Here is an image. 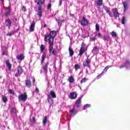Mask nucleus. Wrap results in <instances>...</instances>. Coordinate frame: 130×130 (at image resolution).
<instances>
[{"label": "nucleus", "mask_w": 130, "mask_h": 130, "mask_svg": "<svg viewBox=\"0 0 130 130\" xmlns=\"http://www.w3.org/2000/svg\"><path fill=\"white\" fill-rule=\"evenodd\" d=\"M2 54L3 55H6V52H3Z\"/></svg>", "instance_id": "52"}, {"label": "nucleus", "mask_w": 130, "mask_h": 130, "mask_svg": "<svg viewBox=\"0 0 130 130\" xmlns=\"http://www.w3.org/2000/svg\"><path fill=\"white\" fill-rule=\"evenodd\" d=\"M121 24H124V17H123L121 20Z\"/></svg>", "instance_id": "47"}, {"label": "nucleus", "mask_w": 130, "mask_h": 130, "mask_svg": "<svg viewBox=\"0 0 130 130\" xmlns=\"http://www.w3.org/2000/svg\"><path fill=\"white\" fill-rule=\"evenodd\" d=\"M33 83H35V79H34Z\"/></svg>", "instance_id": "55"}, {"label": "nucleus", "mask_w": 130, "mask_h": 130, "mask_svg": "<svg viewBox=\"0 0 130 130\" xmlns=\"http://www.w3.org/2000/svg\"><path fill=\"white\" fill-rule=\"evenodd\" d=\"M68 81L70 83H74V81H75V79H74V77L73 76H70L68 79Z\"/></svg>", "instance_id": "28"}, {"label": "nucleus", "mask_w": 130, "mask_h": 130, "mask_svg": "<svg viewBox=\"0 0 130 130\" xmlns=\"http://www.w3.org/2000/svg\"><path fill=\"white\" fill-rule=\"evenodd\" d=\"M49 52L51 55H54V56H57V50L56 49H53V44H49Z\"/></svg>", "instance_id": "3"}, {"label": "nucleus", "mask_w": 130, "mask_h": 130, "mask_svg": "<svg viewBox=\"0 0 130 130\" xmlns=\"http://www.w3.org/2000/svg\"><path fill=\"white\" fill-rule=\"evenodd\" d=\"M57 21L59 26H60L61 25L62 22H64V20H61L60 19H59V20H57Z\"/></svg>", "instance_id": "35"}, {"label": "nucleus", "mask_w": 130, "mask_h": 130, "mask_svg": "<svg viewBox=\"0 0 130 130\" xmlns=\"http://www.w3.org/2000/svg\"><path fill=\"white\" fill-rule=\"evenodd\" d=\"M44 27H46V24H45V25H44Z\"/></svg>", "instance_id": "58"}, {"label": "nucleus", "mask_w": 130, "mask_h": 130, "mask_svg": "<svg viewBox=\"0 0 130 130\" xmlns=\"http://www.w3.org/2000/svg\"><path fill=\"white\" fill-rule=\"evenodd\" d=\"M90 107H91V105L86 104L84 105V106L83 107V110H85L87 109V108H89Z\"/></svg>", "instance_id": "31"}, {"label": "nucleus", "mask_w": 130, "mask_h": 130, "mask_svg": "<svg viewBox=\"0 0 130 130\" xmlns=\"http://www.w3.org/2000/svg\"><path fill=\"white\" fill-rule=\"evenodd\" d=\"M102 4H103L102 0H99L96 2V5L98 7H101V6H102Z\"/></svg>", "instance_id": "26"}, {"label": "nucleus", "mask_w": 130, "mask_h": 130, "mask_svg": "<svg viewBox=\"0 0 130 130\" xmlns=\"http://www.w3.org/2000/svg\"><path fill=\"white\" fill-rule=\"evenodd\" d=\"M100 29V27L99 26V24H95V30H96V31H99Z\"/></svg>", "instance_id": "41"}, {"label": "nucleus", "mask_w": 130, "mask_h": 130, "mask_svg": "<svg viewBox=\"0 0 130 130\" xmlns=\"http://www.w3.org/2000/svg\"><path fill=\"white\" fill-rule=\"evenodd\" d=\"M104 9L106 10L107 14H108L110 17L112 18V15L111 14V12H110V9L106 6H104Z\"/></svg>", "instance_id": "16"}, {"label": "nucleus", "mask_w": 130, "mask_h": 130, "mask_svg": "<svg viewBox=\"0 0 130 130\" xmlns=\"http://www.w3.org/2000/svg\"><path fill=\"white\" fill-rule=\"evenodd\" d=\"M29 120H30V122H31V123H35V122H36V120H35V118L34 117H32L31 118L30 116Z\"/></svg>", "instance_id": "27"}, {"label": "nucleus", "mask_w": 130, "mask_h": 130, "mask_svg": "<svg viewBox=\"0 0 130 130\" xmlns=\"http://www.w3.org/2000/svg\"><path fill=\"white\" fill-rule=\"evenodd\" d=\"M75 70L77 71V70H79V69H81V66L78 64H76L74 66Z\"/></svg>", "instance_id": "34"}, {"label": "nucleus", "mask_w": 130, "mask_h": 130, "mask_svg": "<svg viewBox=\"0 0 130 130\" xmlns=\"http://www.w3.org/2000/svg\"><path fill=\"white\" fill-rule=\"evenodd\" d=\"M25 84L27 88H30L32 84H31V81L29 79H27L25 80Z\"/></svg>", "instance_id": "20"}, {"label": "nucleus", "mask_w": 130, "mask_h": 130, "mask_svg": "<svg viewBox=\"0 0 130 130\" xmlns=\"http://www.w3.org/2000/svg\"><path fill=\"white\" fill-rule=\"evenodd\" d=\"M90 40L91 41H95V40H96V38H90Z\"/></svg>", "instance_id": "46"}, {"label": "nucleus", "mask_w": 130, "mask_h": 130, "mask_svg": "<svg viewBox=\"0 0 130 130\" xmlns=\"http://www.w3.org/2000/svg\"><path fill=\"white\" fill-rule=\"evenodd\" d=\"M35 3H37V0H35Z\"/></svg>", "instance_id": "56"}, {"label": "nucleus", "mask_w": 130, "mask_h": 130, "mask_svg": "<svg viewBox=\"0 0 130 130\" xmlns=\"http://www.w3.org/2000/svg\"><path fill=\"white\" fill-rule=\"evenodd\" d=\"M56 35V31L53 30L50 32V34H46L45 36V41L47 42L49 41V44H53L54 38Z\"/></svg>", "instance_id": "1"}, {"label": "nucleus", "mask_w": 130, "mask_h": 130, "mask_svg": "<svg viewBox=\"0 0 130 130\" xmlns=\"http://www.w3.org/2000/svg\"><path fill=\"white\" fill-rule=\"evenodd\" d=\"M77 97H78V94L75 92L70 93L69 95V98L72 100L77 99Z\"/></svg>", "instance_id": "11"}, {"label": "nucleus", "mask_w": 130, "mask_h": 130, "mask_svg": "<svg viewBox=\"0 0 130 130\" xmlns=\"http://www.w3.org/2000/svg\"><path fill=\"white\" fill-rule=\"evenodd\" d=\"M124 68H126L127 70H129L130 69V62L129 60H126L125 65H122L119 67V69H124Z\"/></svg>", "instance_id": "7"}, {"label": "nucleus", "mask_w": 130, "mask_h": 130, "mask_svg": "<svg viewBox=\"0 0 130 130\" xmlns=\"http://www.w3.org/2000/svg\"><path fill=\"white\" fill-rule=\"evenodd\" d=\"M111 35L112 36V37H117V35L116 34V32H114V31H112L111 33Z\"/></svg>", "instance_id": "32"}, {"label": "nucleus", "mask_w": 130, "mask_h": 130, "mask_svg": "<svg viewBox=\"0 0 130 130\" xmlns=\"http://www.w3.org/2000/svg\"><path fill=\"white\" fill-rule=\"evenodd\" d=\"M103 39L105 41H109V40H110V39H111V38L108 36L105 37L103 38Z\"/></svg>", "instance_id": "29"}, {"label": "nucleus", "mask_w": 130, "mask_h": 130, "mask_svg": "<svg viewBox=\"0 0 130 130\" xmlns=\"http://www.w3.org/2000/svg\"><path fill=\"white\" fill-rule=\"evenodd\" d=\"M1 1H4V0H1Z\"/></svg>", "instance_id": "62"}, {"label": "nucleus", "mask_w": 130, "mask_h": 130, "mask_svg": "<svg viewBox=\"0 0 130 130\" xmlns=\"http://www.w3.org/2000/svg\"><path fill=\"white\" fill-rule=\"evenodd\" d=\"M82 98H83V96H80L79 99L75 102V105L74 107L75 108H79L80 106H81V104H82Z\"/></svg>", "instance_id": "5"}, {"label": "nucleus", "mask_w": 130, "mask_h": 130, "mask_svg": "<svg viewBox=\"0 0 130 130\" xmlns=\"http://www.w3.org/2000/svg\"><path fill=\"white\" fill-rule=\"evenodd\" d=\"M35 92H37V93H38L39 92V90L38 89V88L36 87L35 90Z\"/></svg>", "instance_id": "49"}, {"label": "nucleus", "mask_w": 130, "mask_h": 130, "mask_svg": "<svg viewBox=\"0 0 130 130\" xmlns=\"http://www.w3.org/2000/svg\"><path fill=\"white\" fill-rule=\"evenodd\" d=\"M51 107V105H50V107Z\"/></svg>", "instance_id": "61"}, {"label": "nucleus", "mask_w": 130, "mask_h": 130, "mask_svg": "<svg viewBox=\"0 0 130 130\" xmlns=\"http://www.w3.org/2000/svg\"><path fill=\"white\" fill-rule=\"evenodd\" d=\"M22 10V11H26V8H25V7H23Z\"/></svg>", "instance_id": "50"}, {"label": "nucleus", "mask_w": 130, "mask_h": 130, "mask_svg": "<svg viewBox=\"0 0 130 130\" xmlns=\"http://www.w3.org/2000/svg\"><path fill=\"white\" fill-rule=\"evenodd\" d=\"M99 52V48L97 47H94L92 50V52L93 54H97Z\"/></svg>", "instance_id": "18"}, {"label": "nucleus", "mask_w": 130, "mask_h": 130, "mask_svg": "<svg viewBox=\"0 0 130 130\" xmlns=\"http://www.w3.org/2000/svg\"><path fill=\"white\" fill-rule=\"evenodd\" d=\"M17 73L15 74V77L18 78V77H19V76H21L22 75V73H23V69L21 66H18L17 68Z\"/></svg>", "instance_id": "8"}, {"label": "nucleus", "mask_w": 130, "mask_h": 130, "mask_svg": "<svg viewBox=\"0 0 130 130\" xmlns=\"http://www.w3.org/2000/svg\"><path fill=\"white\" fill-rule=\"evenodd\" d=\"M34 28H35V22L32 21L29 27L30 32H33V31H34Z\"/></svg>", "instance_id": "17"}, {"label": "nucleus", "mask_w": 130, "mask_h": 130, "mask_svg": "<svg viewBox=\"0 0 130 130\" xmlns=\"http://www.w3.org/2000/svg\"><path fill=\"white\" fill-rule=\"evenodd\" d=\"M37 4L38 6H41V5L45 4V1L44 0H39Z\"/></svg>", "instance_id": "25"}, {"label": "nucleus", "mask_w": 130, "mask_h": 130, "mask_svg": "<svg viewBox=\"0 0 130 130\" xmlns=\"http://www.w3.org/2000/svg\"><path fill=\"white\" fill-rule=\"evenodd\" d=\"M8 91L10 94H12V95H15V91H13V90L9 89H8Z\"/></svg>", "instance_id": "40"}, {"label": "nucleus", "mask_w": 130, "mask_h": 130, "mask_svg": "<svg viewBox=\"0 0 130 130\" xmlns=\"http://www.w3.org/2000/svg\"><path fill=\"white\" fill-rule=\"evenodd\" d=\"M104 72H105V73H106V72H107V70H106V69H105V71L104 70V71L103 72H102L99 76H98V79H99L100 78V77H101V75H103V74H104Z\"/></svg>", "instance_id": "39"}, {"label": "nucleus", "mask_w": 130, "mask_h": 130, "mask_svg": "<svg viewBox=\"0 0 130 130\" xmlns=\"http://www.w3.org/2000/svg\"><path fill=\"white\" fill-rule=\"evenodd\" d=\"M82 26H87L88 24V20L84 16L83 17L82 19L81 22Z\"/></svg>", "instance_id": "10"}, {"label": "nucleus", "mask_w": 130, "mask_h": 130, "mask_svg": "<svg viewBox=\"0 0 130 130\" xmlns=\"http://www.w3.org/2000/svg\"><path fill=\"white\" fill-rule=\"evenodd\" d=\"M45 59V56L44 55H43L42 56V59H41V63H43Z\"/></svg>", "instance_id": "38"}, {"label": "nucleus", "mask_w": 130, "mask_h": 130, "mask_svg": "<svg viewBox=\"0 0 130 130\" xmlns=\"http://www.w3.org/2000/svg\"><path fill=\"white\" fill-rule=\"evenodd\" d=\"M48 64H49V63L48 62H47L45 63L44 66H43L42 67V68L43 69V70H44V72H45V73H46V72H47Z\"/></svg>", "instance_id": "19"}, {"label": "nucleus", "mask_w": 130, "mask_h": 130, "mask_svg": "<svg viewBox=\"0 0 130 130\" xmlns=\"http://www.w3.org/2000/svg\"><path fill=\"white\" fill-rule=\"evenodd\" d=\"M52 98H56V94L53 90H51L50 93L48 94V102L49 103H50V104H53V100H52Z\"/></svg>", "instance_id": "2"}, {"label": "nucleus", "mask_w": 130, "mask_h": 130, "mask_svg": "<svg viewBox=\"0 0 130 130\" xmlns=\"http://www.w3.org/2000/svg\"><path fill=\"white\" fill-rule=\"evenodd\" d=\"M5 24L6 26L8 27L9 29L11 28V26H12V21H11V20L8 19L5 20Z\"/></svg>", "instance_id": "14"}, {"label": "nucleus", "mask_w": 130, "mask_h": 130, "mask_svg": "<svg viewBox=\"0 0 130 130\" xmlns=\"http://www.w3.org/2000/svg\"><path fill=\"white\" fill-rule=\"evenodd\" d=\"M123 6L124 7V13H125L128 9V3L127 2H123Z\"/></svg>", "instance_id": "15"}, {"label": "nucleus", "mask_w": 130, "mask_h": 130, "mask_svg": "<svg viewBox=\"0 0 130 130\" xmlns=\"http://www.w3.org/2000/svg\"><path fill=\"white\" fill-rule=\"evenodd\" d=\"M69 56L70 57H72L73 55H74V50H73V49L70 47L69 48Z\"/></svg>", "instance_id": "21"}, {"label": "nucleus", "mask_w": 130, "mask_h": 130, "mask_svg": "<svg viewBox=\"0 0 130 130\" xmlns=\"http://www.w3.org/2000/svg\"><path fill=\"white\" fill-rule=\"evenodd\" d=\"M11 14V11L10 10H8L5 12V16L7 17V16H9Z\"/></svg>", "instance_id": "42"}, {"label": "nucleus", "mask_w": 130, "mask_h": 130, "mask_svg": "<svg viewBox=\"0 0 130 130\" xmlns=\"http://www.w3.org/2000/svg\"><path fill=\"white\" fill-rule=\"evenodd\" d=\"M38 10L39 11H38V14L39 17H42V10L41 7H39Z\"/></svg>", "instance_id": "24"}, {"label": "nucleus", "mask_w": 130, "mask_h": 130, "mask_svg": "<svg viewBox=\"0 0 130 130\" xmlns=\"http://www.w3.org/2000/svg\"><path fill=\"white\" fill-rule=\"evenodd\" d=\"M47 122V117H45L43 120V124H44V125H46Z\"/></svg>", "instance_id": "30"}, {"label": "nucleus", "mask_w": 130, "mask_h": 130, "mask_svg": "<svg viewBox=\"0 0 130 130\" xmlns=\"http://www.w3.org/2000/svg\"><path fill=\"white\" fill-rule=\"evenodd\" d=\"M112 12L113 13L114 18H116V19L117 17H119V13H118V11H117V9H116V8L113 9Z\"/></svg>", "instance_id": "12"}, {"label": "nucleus", "mask_w": 130, "mask_h": 130, "mask_svg": "<svg viewBox=\"0 0 130 130\" xmlns=\"http://www.w3.org/2000/svg\"><path fill=\"white\" fill-rule=\"evenodd\" d=\"M6 64L8 67L9 71H11V68H12V64L10 63V61L7 60L6 62Z\"/></svg>", "instance_id": "23"}, {"label": "nucleus", "mask_w": 130, "mask_h": 130, "mask_svg": "<svg viewBox=\"0 0 130 130\" xmlns=\"http://www.w3.org/2000/svg\"><path fill=\"white\" fill-rule=\"evenodd\" d=\"M91 63V59L87 58L85 59V61L83 62V67L84 68H90V64Z\"/></svg>", "instance_id": "9"}, {"label": "nucleus", "mask_w": 130, "mask_h": 130, "mask_svg": "<svg viewBox=\"0 0 130 130\" xmlns=\"http://www.w3.org/2000/svg\"><path fill=\"white\" fill-rule=\"evenodd\" d=\"M87 80L88 79L86 78H83L80 81V84H83V83H86Z\"/></svg>", "instance_id": "33"}, {"label": "nucleus", "mask_w": 130, "mask_h": 130, "mask_svg": "<svg viewBox=\"0 0 130 130\" xmlns=\"http://www.w3.org/2000/svg\"><path fill=\"white\" fill-rule=\"evenodd\" d=\"M18 100L19 101H23V102H25L27 100V94L24 93V94L19 95L18 96Z\"/></svg>", "instance_id": "6"}, {"label": "nucleus", "mask_w": 130, "mask_h": 130, "mask_svg": "<svg viewBox=\"0 0 130 130\" xmlns=\"http://www.w3.org/2000/svg\"><path fill=\"white\" fill-rule=\"evenodd\" d=\"M98 36H99V37H100V36H101V34L99 33L98 34Z\"/></svg>", "instance_id": "53"}, {"label": "nucleus", "mask_w": 130, "mask_h": 130, "mask_svg": "<svg viewBox=\"0 0 130 130\" xmlns=\"http://www.w3.org/2000/svg\"><path fill=\"white\" fill-rule=\"evenodd\" d=\"M12 35H13V33H11V32H8L7 34V36H12Z\"/></svg>", "instance_id": "48"}, {"label": "nucleus", "mask_w": 130, "mask_h": 130, "mask_svg": "<svg viewBox=\"0 0 130 130\" xmlns=\"http://www.w3.org/2000/svg\"><path fill=\"white\" fill-rule=\"evenodd\" d=\"M16 111V108H13L11 109V113H15Z\"/></svg>", "instance_id": "43"}, {"label": "nucleus", "mask_w": 130, "mask_h": 130, "mask_svg": "<svg viewBox=\"0 0 130 130\" xmlns=\"http://www.w3.org/2000/svg\"><path fill=\"white\" fill-rule=\"evenodd\" d=\"M0 79H2V76H0Z\"/></svg>", "instance_id": "60"}, {"label": "nucleus", "mask_w": 130, "mask_h": 130, "mask_svg": "<svg viewBox=\"0 0 130 130\" xmlns=\"http://www.w3.org/2000/svg\"><path fill=\"white\" fill-rule=\"evenodd\" d=\"M69 112L72 116H75V115L77 114V112H78V111L76 110V108L74 107L73 109L71 110Z\"/></svg>", "instance_id": "13"}, {"label": "nucleus", "mask_w": 130, "mask_h": 130, "mask_svg": "<svg viewBox=\"0 0 130 130\" xmlns=\"http://www.w3.org/2000/svg\"><path fill=\"white\" fill-rule=\"evenodd\" d=\"M51 8V4L49 3L47 6V9L48 10H49Z\"/></svg>", "instance_id": "44"}, {"label": "nucleus", "mask_w": 130, "mask_h": 130, "mask_svg": "<svg viewBox=\"0 0 130 130\" xmlns=\"http://www.w3.org/2000/svg\"><path fill=\"white\" fill-rule=\"evenodd\" d=\"M86 50H87L86 44L84 42H82L81 44V47L79 50V53L78 54V55L80 57L82 56V55H83V54L85 53V51H86Z\"/></svg>", "instance_id": "4"}, {"label": "nucleus", "mask_w": 130, "mask_h": 130, "mask_svg": "<svg viewBox=\"0 0 130 130\" xmlns=\"http://www.w3.org/2000/svg\"><path fill=\"white\" fill-rule=\"evenodd\" d=\"M16 58L18 60H23V59H24V55H23V54L18 55L16 56Z\"/></svg>", "instance_id": "22"}, {"label": "nucleus", "mask_w": 130, "mask_h": 130, "mask_svg": "<svg viewBox=\"0 0 130 130\" xmlns=\"http://www.w3.org/2000/svg\"><path fill=\"white\" fill-rule=\"evenodd\" d=\"M69 125V128H70V124H69V125Z\"/></svg>", "instance_id": "59"}, {"label": "nucleus", "mask_w": 130, "mask_h": 130, "mask_svg": "<svg viewBox=\"0 0 130 130\" xmlns=\"http://www.w3.org/2000/svg\"><path fill=\"white\" fill-rule=\"evenodd\" d=\"M62 3V2L61 1V0H60V2H59V6H61Z\"/></svg>", "instance_id": "51"}, {"label": "nucleus", "mask_w": 130, "mask_h": 130, "mask_svg": "<svg viewBox=\"0 0 130 130\" xmlns=\"http://www.w3.org/2000/svg\"><path fill=\"white\" fill-rule=\"evenodd\" d=\"M41 52H43V50L45 49V46L44 45L41 46Z\"/></svg>", "instance_id": "36"}, {"label": "nucleus", "mask_w": 130, "mask_h": 130, "mask_svg": "<svg viewBox=\"0 0 130 130\" xmlns=\"http://www.w3.org/2000/svg\"><path fill=\"white\" fill-rule=\"evenodd\" d=\"M2 100L3 102H5V103H6V102H7L8 101V98H7V96H4L3 97Z\"/></svg>", "instance_id": "37"}, {"label": "nucleus", "mask_w": 130, "mask_h": 130, "mask_svg": "<svg viewBox=\"0 0 130 130\" xmlns=\"http://www.w3.org/2000/svg\"><path fill=\"white\" fill-rule=\"evenodd\" d=\"M112 66H108L105 68L104 71H105V70H106V71H107V70H108V69H109V68H112Z\"/></svg>", "instance_id": "45"}, {"label": "nucleus", "mask_w": 130, "mask_h": 130, "mask_svg": "<svg viewBox=\"0 0 130 130\" xmlns=\"http://www.w3.org/2000/svg\"><path fill=\"white\" fill-rule=\"evenodd\" d=\"M83 38H86V37H87L86 36L83 35Z\"/></svg>", "instance_id": "54"}, {"label": "nucleus", "mask_w": 130, "mask_h": 130, "mask_svg": "<svg viewBox=\"0 0 130 130\" xmlns=\"http://www.w3.org/2000/svg\"><path fill=\"white\" fill-rule=\"evenodd\" d=\"M86 73L88 74V70L86 71Z\"/></svg>", "instance_id": "57"}]
</instances>
